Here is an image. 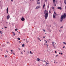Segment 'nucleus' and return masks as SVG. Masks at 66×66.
Masks as SVG:
<instances>
[{"mask_svg": "<svg viewBox=\"0 0 66 66\" xmlns=\"http://www.w3.org/2000/svg\"><path fill=\"white\" fill-rule=\"evenodd\" d=\"M55 53H56V51H55Z\"/></svg>", "mask_w": 66, "mask_h": 66, "instance_id": "58836bf2", "label": "nucleus"}, {"mask_svg": "<svg viewBox=\"0 0 66 66\" xmlns=\"http://www.w3.org/2000/svg\"><path fill=\"white\" fill-rule=\"evenodd\" d=\"M53 47H54V48H55V46H54V45H53Z\"/></svg>", "mask_w": 66, "mask_h": 66, "instance_id": "412c9836", "label": "nucleus"}, {"mask_svg": "<svg viewBox=\"0 0 66 66\" xmlns=\"http://www.w3.org/2000/svg\"><path fill=\"white\" fill-rule=\"evenodd\" d=\"M11 52H13V50H11Z\"/></svg>", "mask_w": 66, "mask_h": 66, "instance_id": "e433bc0d", "label": "nucleus"}, {"mask_svg": "<svg viewBox=\"0 0 66 66\" xmlns=\"http://www.w3.org/2000/svg\"><path fill=\"white\" fill-rule=\"evenodd\" d=\"M18 49L19 50H20V48H18Z\"/></svg>", "mask_w": 66, "mask_h": 66, "instance_id": "c03bdc74", "label": "nucleus"}, {"mask_svg": "<svg viewBox=\"0 0 66 66\" xmlns=\"http://www.w3.org/2000/svg\"><path fill=\"white\" fill-rule=\"evenodd\" d=\"M63 43L64 44H65V45H66V43L65 42H63Z\"/></svg>", "mask_w": 66, "mask_h": 66, "instance_id": "393cba45", "label": "nucleus"}, {"mask_svg": "<svg viewBox=\"0 0 66 66\" xmlns=\"http://www.w3.org/2000/svg\"><path fill=\"white\" fill-rule=\"evenodd\" d=\"M37 61H38V62H39V61H40V59H39V58H37Z\"/></svg>", "mask_w": 66, "mask_h": 66, "instance_id": "4468645a", "label": "nucleus"}, {"mask_svg": "<svg viewBox=\"0 0 66 66\" xmlns=\"http://www.w3.org/2000/svg\"><path fill=\"white\" fill-rule=\"evenodd\" d=\"M62 28H63V27H60V29H62Z\"/></svg>", "mask_w": 66, "mask_h": 66, "instance_id": "2f4dec72", "label": "nucleus"}, {"mask_svg": "<svg viewBox=\"0 0 66 66\" xmlns=\"http://www.w3.org/2000/svg\"><path fill=\"white\" fill-rule=\"evenodd\" d=\"M65 9H66V6H65Z\"/></svg>", "mask_w": 66, "mask_h": 66, "instance_id": "f704fd0d", "label": "nucleus"}, {"mask_svg": "<svg viewBox=\"0 0 66 66\" xmlns=\"http://www.w3.org/2000/svg\"><path fill=\"white\" fill-rule=\"evenodd\" d=\"M37 2L38 1H40V0H37Z\"/></svg>", "mask_w": 66, "mask_h": 66, "instance_id": "c756f323", "label": "nucleus"}, {"mask_svg": "<svg viewBox=\"0 0 66 66\" xmlns=\"http://www.w3.org/2000/svg\"><path fill=\"white\" fill-rule=\"evenodd\" d=\"M44 62H45V63H46V64H49V63H47V62H46V61H44Z\"/></svg>", "mask_w": 66, "mask_h": 66, "instance_id": "ddd939ff", "label": "nucleus"}, {"mask_svg": "<svg viewBox=\"0 0 66 66\" xmlns=\"http://www.w3.org/2000/svg\"><path fill=\"white\" fill-rule=\"evenodd\" d=\"M0 33H1V34H2V32L1 31H0Z\"/></svg>", "mask_w": 66, "mask_h": 66, "instance_id": "5701e85b", "label": "nucleus"}, {"mask_svg": "<svg viewBox=\"0 0 66 66\" xmlns=\"http://www.w3.org/2000/svg\"><path fill=\"white\" fill-rule=\"evenodd\" d=\"M30 53L31 54H33V53H32V52H31V51H30Z\"/></svg>", "mask_w": 66, "mask_h": 66, "instance_id": "6ab92c4d", "label": "nucleus"}, {"mask_svg": "<svg viewBox=\"0 0 66 66\" xmlns=\"http://www.w3.org/2000/svg\"><path fill=\"white\" fill-rule=\"evenodd\" d=\"M38 40H40V39L39 38V37H38Z\"/></svg>", "mask_w": 66, "mask_h": 66, "instance_id": "dca6fc26", "label": "nucleus"}, {"mask_svg": "<svg viewBox=\"0 0 66 66\" xmlns=\"http://www.w3.org/2000/svg\"><path fill=\"white\" fill-rule=\"evenodd\" d=\"M21 53H22V54H23V53H22V52H21Z\"/></svg>", "mask_w": 66, "mask_h": 66, "instance_id": "3c124183", "label": "nucleus"}, {"mask_svg": "<svg viewBox=\"0 0 66 66\" xmlns=\"http://www.w3.org/2000/svg\"><path fill=\"white\" fill-rule=\"evenodd\" d=\"M59 54H61V53H59Z\"/></svg>", "mask_w": 66, "mask_h": 66, "instance_id": "4d7b16f0", "label": "nucleus"}, {"mask_svg": "<svg viewBox=\"0 0 66 66\" xmlns=\"http://www.w3.org/2000/svg\"><path fill=\"white\" fill-rule=\"evenodd\" d=\"M64 2L65 4L66 5V0H64Z\"/></svg>", "mask_w": 66, "mask_h": 66, "instance_id": "9b49d317", "label": "nucleus"}, {"mask_svg": "<svg viewBox=\"0 0 66 66\" xmlns=\"http://www.w3.org/2000/svg\"><path fill=\"white\" fill-rule=\"evenodd\" d=\"M47 6L48 7V8L49 7V4H48Z\"/></svg>", "mask_w": 66, "mask_h": 66, "instance_id": "4be33fe9", "label": "nucleus"}, {"mask_svg": "<svg viewBox=\"0 0 66 66\" xmlns=\"http://www.w3.org/2000/svg\"><path fill=\"white\" fill-rule=\"evenodd\" d=\"M63 48H65V46L63 47Z\"/></svg>", "mask_w": 66, "mask_h": 66, "instance_id": "49530a36", "label": "nucleus"}, {"mask_svg": "<svg viewBox=\"0 0 66 66\" xmlns=\"http://www.w3.org/2000/svg\"><path fill=\"white\" fill-rule=\"evenodd\" d=\"M13 54H14V55H15V53H13Z\"/></svg>", "mask_w": 66, "mask_h": 66, "instance_id": "8fccbe9b", "label": "nucleus"}, {"mask_svg": "<svg viewBox=\"0 0 66 66\" xmlns=\"http://www.w3.org/2000/svg\"><path fill=\"white\" fill-rule=\"evenodd\" d=\"M7 44H9V42H7Z\"/></svg>", "mask_w": 66, "mask_h": 66, "instance_id": "a18cd8bd", "label": "nucleus"}, {"mask_svg": "<svg viewBox=\"0 0 66 66\" xmlns=\"http://www.w3.org/2000/svg\"><path fill=\"white\" fill-rule=\"evenodd\" d=\"M12 33H13V34H15V33L14 32H12Z\"/></svg>", "mask_w": 66, "mask_h": 66, "instance_id": "473e14b6", "label": "nucleus"}, {"mask_svg": "<svg viewBox=\"0 0 66 66\" xmlns=\"http://www.w3.org/2000/svg\"><path fill=\"white\" fill-rule=\"evenodd\" d=\"M32 0H30V1H31Z\"/></svg>", "mask_w": 66, "mask_h": 66, "instance_id": "bf43d9fd", "label": "nucleus"}, {"mask_svg": "<svg viewBox=\"0 0 66 66\" xmlns=\"http://www.w3.org/2000/svg\"><path fill=\"white\" fill-rule=\"evenodd\" d=\"M57 9H59V10H62V7H58L57 8Z\"/></svg>", "mask_w": 66, "mask_h": 66, "instance_id": "423d86ee", "label": "nucleus"}, {"mask_svg": "<svg viewBox=\"0 0 66 66\" xmlns=\"http://www.w3.org/2000/svg\"><path fill=\"white\" fill-rule=\"evenodd\" d=\"M52 44H54V43L53 42L52 43Z\"/></svg>", "mask_w": 66, "mask_h": 66, "instance_id": "4c0bfd02", "label": "nucleus"}, {"mask_svg": "<svg viewBox=\"0 0 66 66\" xmlns=\"http://www.w3.org/2000/svg\"><path fill=\"white\" fill-rule=\"evenodd\" d=\"M23 40H25V39H23Z\"/></svg>", "mask_w": 66, "mask_h": 66, "instance_id": "052dcab7", "label": "nucleus"}, {"mask_svg": "<svg viewBox=\"0 0 66 66\" xmlns=\"http://www.w3.org/2000/svg\"><path fill=\"white\" fill-rule=\"evenodd\" d=\"M28 53H29V54H30V53H29V52H28Z\"/></svg>", "mask_w": 66, "mask_h": 66, "instance_id": "09e8293b", "label": "nucleus"}, {"mask_svg": "<svg viewBox=\"0 0 66 66\" xmlns=\"http://www.w3.org/2000/svg\"><path fill=\"white\" fill-rule=\"evenodd\" d=\"M22 47H24V44H23L22 45Z\"/></svg>", "mask_w": 66, "mask_h": 66, "instance_id": "2eb2a0df", "label": "nucleus"}, {"mask_svg": "<svg viewBox=\"0 0 66 66\" xmlns=\"http://www.w3.org/2000/svg\"><path fill=\"white\" fill-rule=\"evenodd\" d=\"M43 31H44V32H45V31H45V30H44V29Z\"/></svg>", "mask_w": 66, "mask_h": 66, "instance_id": "ea45409f", "label": "nucleus"}, {"mask_svg": "<svg viewBox=\"0 0 66 66\" xmlns=\"http://www.w3.org/2000/svg\"><path fill=\"white\" fill-rule=\"evenodd\" d=\"M44 14H45L44 17L45 19H47L48 18V11L46 10L44 11Z\"/></svg>", "mask_w": 66, "mask_h": 66, "instance_id": "f03ea898", "label": "nucleus"}, {"mask_svg": "<svg viewBox=\"0 0 66 66\" xmlns=\"http://www.w3.org/2000/svg\"><path fill=\"white\" fill-rule=\"evenodd\" d=\"M23 51H24V52H25V51L24 50Z\"/></svg>", "mask_w": 66, "mask_h": 66, "instance_id": "37998d69", "label": "nucleus"}, {"mask_svg": "<svg viewBox=\"0 0 66 66\" xmlns=\"http://www.w3.org/2000/svg\"><path fill=\"white\" fill-rule=\"evenodd\" d=\"M6 52H7L8 53V51H6Z\"/></svg>", "mask_w": 66, "mask_h": 66, "instance_id": "5fc2aeb1", "label": "nucleus"}, {"mask_svg": "<svg viewBox=\"0 0 66 66\" xmlns=\"http://www.w3.org/2000/svg\"><path fill=\"white\" fill-rule=\"evenodd\" d=\"M45 42H46V43H47V41L46 40H44Z\"/></svg>", "mask_w": 66, "mask_h": 66, "instance_id": "c85d7f7f", "label": "nucleus"}, {"mask_svg": "<svg viewBox=\"0 0 66 66\" xmlns=\"http://www.w3.org/2000/svg\"><path fill=\"white\" fill-rule=\"evenodd\" d=\"M40 6H37L36 8V9H39V8Z\"/></svg>", "mask_w": 66, "mask_h": 66, "instance_id": "1a4fd4ad", "label": "nucleus"}, {"mask_svg": "<svg viewBox=\"0 0 66 66\" xmlns=\"http://www.w3.org/2000/svg\"><path fill=\"white\" fill-rule=\"evenodd\" d=\"M53 18H55V15H54V14H53Z\"/></svg>", "mask_w": 66, "mask_h": 66, "instance_id": "0eeeda50", "label": "nucleus"}, {"mask_svg": "<svg viewBox=\"0 0 66 66\" xmlns=\"http://www.w3.org/2000/svg\"><path fill=\"white\" fill-rule=\"evenodd\" d=\"M14 36H15V34H14V35H13Z\"/></svg>", "mask_w": 66, "mask_h": 66, "instance_id": "de8ad7c7", "label": "nucleus"}, {"mask_svg": "<svg viewBox=\"0 0 66 66\" xmlns=\"http://www.w3.org/2000/svg\"><path fill=\"white\" fill-rule=\"evenodd\" d=\"M6 23H7V22H6Z\"/></svg>", "mask_w": 66, "mask_h": 66, "instance_id": "774afa93", "label": "nucleus"}, {"mask_svg": "<svg viewBox=\"0 0 66 66\" xmlns=\"http://www.w3.org/2000/svg\"><path fill=\"white\" fill-rule=\"evenodd\" d=\"M37 4H40V2H37Z\"/></svg>", "mask_w": 66, "mask_h": 66, "instance_id": "9d476101", "label": "nucleus"}, {"mask_svg": "<svg viewBox=\"0 0 66 66\" xmlns=\"http://www.w3.org/2000/svg\"><path fill=\"white\" fill-rule=\"evenodd\" d=\"M4 28H5V29H6L7 28V27H4Z\"/></svg>", "mask_w": 66, "mask_h": 66, "instance_id": "7c9ffc66", "label": "nucleus"}, {"mask_svg": "<svg viewBox=\"0 0 66 66\" xmlns=\"http://www.w3.org/2000/svg\"><path fill=\"white\" fill-rule=\"evenodd\" d=\"M7 57V56H6V55L5 56V57Z\"/></svg>", "mask_w": 66, "mask_h": 66, "instance_id": "a878e982", "label": "nucleus"}, {"mask_svg": "<svg viewBox=\"0 0 66 66\" xmlns=\"http://www.w3.org/2000/svg\"><path fill=\"white\" fill-rule=\"evenodd\" d=\"M15 31H17L18 30V29H17V28H16L15 29Z\"/></svg>", "mask_w": 66, "mask_h": 66, "instance_id": "a211bd4d", "label": "nucleus"}, {"mask_svg": "<svg viewBox=\"0 0 66 66\" xmlns=\"http://www.w3.org/2000/svg\"><path fill=\"white\" fill-rule=\"evenodd\" d=\"M45 2H47V0H45Z\"/></svg>", "mask_w": 66, "mask_h": 66, "instance_id": "b1692460", "label": "nucleus"}, {"mask_svg": "<svg viewBox=\"0 0 66 66\" xmlns=\"http://www.w3.org/2000/svg\"><path fill=\"white\" fill-rule=\"evenodd\" d=\"M6 11H7V14H8V13H9V9H8V8H7L6 9Z\"/></svg>", "mask_w": 66, "mask_h": 66, "instance_id": "39448f33", "label": "nucleus"}, {"mask_svg": "<svg viewBox=\"0 0 66 66\" xmlns=\"http://www.w3.org/2000/svg\"><path fill=\"white\" fill-rule=\"evenodd\" d=\"M66 17V13H64L63 15H61L60 18V22H62L64 18H65Z\"/></svg>", "mask_w": 66, "mask_h": 66, "instance_id": "f257e3e1", "label": "nucleus"}, {"mask_svg": "<svg viewBox=\"0 0 66 66\" xmlns=\"http://www.w3.org/2000/svg\"><path fill=\"white\" fill-rule=\"evenodd\" d=\"M49 12L50 13H51V12H50V11H49Z\"/></svg>", "mask_w": 66, "mask_h": 66, "instance_id": "c9c22d12", "label": "nucleus"}, {"mask_svg": "<svg viewBox=\"0 0 66 66\" xmlns=\"http://www.w3.org/2000/svg\"><path fill=\"white\" fill-rule=\"evenodd\" d=\"M7 19H9V18H10V15H8L6 17Z\"/></svg>", "mask_w": 66, "mask_h": 66, "instance_id": "20e7f679", "label": "nucleus"}, {"mask_svg": "<svg viewBox=\"0 0 66 66\" xmlns=\"http://www.w3.org/2000/svg\"><path fill=\"white\" fill-rule=\"evenodd\" d=\"M13 0H11V1L12 2H13Z\"/></svg>", "mask_w": 66, "mask_h": 66, "instance_id": "79ce46f5", "label": "nucleus"}, {"mask_svg": "<svg viewBox=\"0 0 66 66\" xmlns=\"http://www.w3.org/2000/svg\"><path fill=\"white\" fill-rule=\"evenodd\" d=\"M53 3H55V2H56L55 0H53Z\"/></svg>", "mask_w": 66, "mask_h": 66, "instance_id": "f8f14e48", "label": "nucleus"}, {"mask_svg": "<svg viewBox=\"0 0 66 66\" xmlns=\"http://www.w3.org/2000/svg\"><path fill=\"white\" fill-rule=\"evenodd\" d=\"M54 6H56V4L55 3L54 4Z\"/></svg>", "mask_w": 66, "mask_h": 66, "instance_id": "72a5a7b5", "label": "nucleus"}, {"mask_svg": "<svg viewBox=\"0 0 66 66\" xmlns=\"http://www.w3.org/2000/svg\"><path fill=\"white\" fill-rule=\"evenodd\" d=\"M51 30L50 31V32H51Z\"/></svg>", "mask_w": 66, "mask_h": 66, "instance_id": "0e129e2a", "label": "nucleus"}, {"mask_svg": "<svg viewBox=\"0 0 66 66\" xmlns=\"http://www.w3.org/2000/svg\"><path fill=\"white\" fill-rule=\"evenodd\" d=\"M13 52H12V54H13Z\"/></svg>", "mask_w": 66, "mask_h": 66, "instance_id": "6e6d98bb", "label": "nucleus"}, {"mask_svg": "<svg viewBox=\"0 0 66 66\" xmlns=\"http://www.w3.org/2000/svg\"><path fill=\"white\" fill-rule=\"evenodd\" d=\"M19 33H20V32H19Z\"/></svg>", "mask_w": 66, "mask_h": 66, "instance_id": "680f3d73", "label": "nucleus"}, {"mask_svg": "<svg viewBox=\"0 0 66 66\" xmlns=\"http://www.w3.org/2000/svg\"><path fill=\"white\" fill-rule=\"evenodd\" d=\"M52 9H54V7H52Z\"/></svg>", "mask_w": 66, "mask_h": 66, "instance_id": "bb28decb", "label": "nucleus"}, {"mask_svg": "<svg viewBox=\"0 0 66 66\" xmlns=\"http://www.w3.org/2000/svg\"><path fill=\"white\" fill-rule=\"evenodd\" d=\"M26 43H28V41H27Z\"/></svg>", "mask_w": 66, "mask_h": 66, "instance_id": "338daca9", "label": "nucleus"}, {"mask_svg": "<svg viewBox=\"0 0 66 66\" xmlns=\"http://www.w3.org/2000/svg\"><path fill=\"white\" fill-rule=\"evenodd\" d=\"M50 27H51V25H50Z\"/></svg>", "mask_w": 66, "mask_h": 66, "instance_id": "69168bd1", "label": "nucleus"}, {"mask_svg": "<svg viewBox=\"0 0 66 66\" xmlns=\"http://www.w3.org/2000/svg\"><path fill=\"white\" fill-rule=\"evenodd\" d=\"M9 24H11V23H9Z\"/></svg>", "mask_w": 66, "mask_h": 66, "instance_id": "13d9d810", "label": "nucleus"}, {"mask_svg": "<svg viewBox=\"0 0 66 66\" xmlns=\"http://www.w3.org/2000/svg\"><path fill=\"white\" fill-rule=\"evenodd\" d=\"M54 14H55V15H57V14H56V13L55 12V11L54 12Z\"/></svg>", "mask_w": 66, "mask_h": 66, "instance_id": "f3484780", "label": "nucleus"}, {"mask_svg": "<svg viewBox=\"0 0 66 66\" xmlns=\"http://www.w3.org/2000/svg\"><path fill=\"white\" fill-rule=\"evenodd\" d=\"M44 45H47L46 44H44Z\"/></svg>", "mask_w": 66, "mask_h": 66, "instance_id": "e2e57ef3", "label": "nucleus"}, {"mask_svg": "<svg viewBox=\"0 0 66 66\" xmlns=\"http://www.w3.org/2000/svg\"><path fill=\"white\" fill-rule=\"evenodd\" d=\"M58 56V55H56V56Z\"/></svg>", "mask_w": 66, "mask_h": 66, "instance_id": "603ef678", "label": "nucleus"}, {"mask_svg": "<svg viewBox=\"0 0 66 66\" xmlns=\"http://www.w3.org/2000/svg\"><path fill=\"white\" fill-rule=\"evenodd\" d=\"M18 40H20V39L19 38H18Z\"/></svg>", "mask_w": 66, "mask_h": 66, "instance_id": "aec40b11", "label": "nucleus"}, {"mask_svg": "<svg viewBox=\"0 0 66 66\" xmlns=\"http://www.w3.org/2000/svg\"><path fill=\"white\" fill-rule=\"evenodd\" d=\"M19 42L20 43H21V42H20V41H19Z\"/></svg>", "mask_w": 66, "mask_h": 66, "instance_id": "864d4df0", "label": "nucleus"}, {"mask_svg": "<svg viewBox=\"0 0 66 66\" xmlns=\"http://www.w3.org/2000/svg\"><path fill=\"white\" fill-rule=\"evenodd\" d=\"M21 20L22 21H24V18H23V16H22L21 18Z\"/></svg>", "mask_w": 66, "mask_h": 66, "instance_id": "7ed1b4c3", "label": "nucleus"}, {"mask_svg": "<svg viewBox=\"0 0 66 66\" xmlns=\"http://www.w3.org/2000/svg\"><path fill=\"white\" fill-rule=\"evenodd\" d=\"M43 38H45V37H43Z\"/></svg>", "mask_w": 66, "mask_h": 66, "instance_id": "a19ab883", "label": "nucleus"}, {"mask_svg": "<svg viewBox=\"0 0 66 66\" xmlns=\"http://www.w3.org/2000/svg\"><path fill=\"white\" fill-rule=\"evenodd\" d=\"M60 54L61 55H62V54H63V53H61Z\"/></svg>", "mask_w": 66, "mask_h": 66, "instance_id": "cd10ccee", "label": "nucleus"}, {"mask_svg": "<svg viewBox=\"0 0 66 66\" xmlns=\"http://www.w3.org/2000/svg\"><path fill=\"white\" fill-rule=\"evenodd\" d=\"M45 6L46 5H45V4H44L43 5V9H44V7H45Z\"/></svg>", "mask_w": 66, "mask_h": 66, "instance_id": "6e6552de", "label": "nucleus"}]
</instances>
